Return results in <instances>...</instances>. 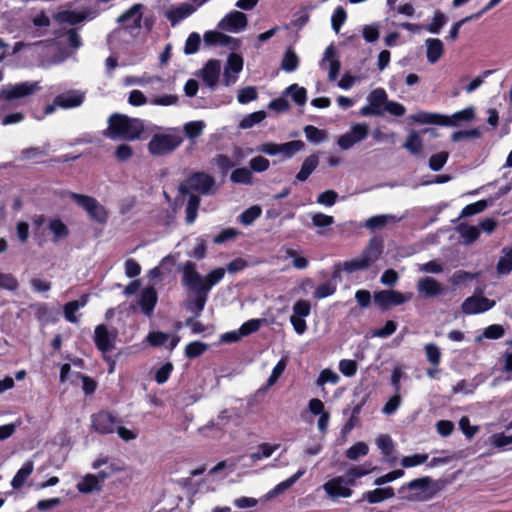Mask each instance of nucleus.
<instances>
[{"label": "nucleus", "mask_w": 512, "mask_h": 512, "mask_svg": "<svg viewBox=\"0 0 512 512\" xmlns=\"http://www.w3.org/2000/svg\"><path fill=\"white\" fill-rule=\"evenodd\" d=\"M413 298V293H403L397 290H381L373 295L374 302L383 310H387L393 306H400Z\"/></svg>", "instance_id": "nucleus-7"}, {"label": "nucleus", "mask_w": 512, "mask_h": 512, "mask_svg": "<svg viewBox=\"0 0 512 512\" xmlns=\"http://www.w3.org/2000/svg\"><path fill=\"white\" fill-rule=\"evenodd\" d=\"M229 420H230V414L227 409H224V410L220 411L219 414L217 415V422L210 421L206 425L201 426L198 429V432L201 435L208 436L210 430L215 429V428L218 430H221V426L226 425L229 422Z\"/></svg>", "instance_id": "nucleus-32"}, {"label": "nucleus", "mask_w": 512, "mask_h": 512, "mask_svg": "<svg viewBox=\"0 0 512 512\" xmlns=\"http://www.w3.org/2000/svg\"><path fill=\"white\" fill-rule=\"evenodd\" d=\"M375 470V467H371L369 469L365 468L364 466H356L353 468H350L344 475L346 480L350 483L351 486L356 485V479L361 478L372 471Z\"/></svg>", "instance_id": "nucleus-43"}, {"label": "nucleus", "mask_w": 512, "mask_h": 512, "mask_svg": "<svg viewBox=\"0 0 512 512\" xmlns=\"http://www.w3.org/2000/svg\"><path fill=\"white\" fill-rule=\"evenodd\" d=\"M458 231L465 244L473 243L480 235V231L477 226L460 225L458 227Z\"/></svg>", "instance_id": "nucleus-49"}, {"label": "nucleus", "mask_w": 512, "mask_h": 512, "mask_svg": "<svg viewBox=\"0 0 512 512\" xmlns=\"http://www.w3.org/2000/svg\"><path fill=\"white\" fill-rule=\"evenodd\" d=\"M416 289L420 297L433 298L443 295L446 288L433 277H422L416 283Z\"/></svg>", "instance_id": "nucleus-17"}, {"label": "nucleus", "mask_w": 512, "mask_h": 512, "mask_svg": "<svg viewBox=\"0 0 512 512\" xmlns=\"http://www.w3.org/2000/svg\"><path fill=\"white\" fill-rule=\"evenodd\" d=\"M39 89L37 82H22L15 85H8L0 91V99L14 100L33 94Z\"/></svg>", "instance_id": "nucleus-14"}, {"label": "nucleus", "mask_w": 512, "mask_h": 512, "mask_svg": "<svg viewBox=\"0 0 512 512\" xmlns=\"http://www.w3.org/2000/svg\"><path fill=\"white\" fill-rule=\"evenodd\" d=\"M319 164V158L313 154L308 156L302 163L300 171L296 175L298 181H305L313 173Z\"/></svg>", "instance_id": "nucleus-31"}, {"label": "nucleus", "mask_w": 512, "mask_h": 512, "mask_svg": "<svg viewBox=\"0 0 512 512\" xmlns=\"http://www.w3.org/2000/svg\"><path fill=\"white\" fill-rule=\"evenodd\" d=\"M286 93L290 94L293 101L298 105H304L307 101V92L303 87L292 84L286 89Z\"/></svg>", "instance_id": "nucleus-53"}, {"label": "nucleus", "mask_w": 512, "mask_h": 512, "mask_svg": "<svg viewBox=\"0 0 512 512\" xmlns=\"http://www.w3.org/2000/svg\"><path fill=\"white\" fill-rule=\"evenodd\" d=\"M424 351L427 361L437 367L441 362V351L440 348L434 343H428L424 346Z\"/></svg>", "instance_id": "nucleus-46"}, {"label": "nucleus", "mask_w": 512, "mask_h": 512, "mask_svg": "<svg viewBox=\"0 0 512 512\" xmlns=\"http://www.w3.org/2000/svg\"><path fill=\"white\" fill-rule=\"evenodd\" d=\"M179 101V97L175 94L153 95L149 104L154 106H173Z\"/></svg>", "instance_id": "nucleus-48"}, {"label": "nucleus", "mask_w": 512, "mask_h": 512, "mask_svg": "<svg viewBox=\"0 0 512 512\" xmlns=\"http://www.w3.org/2000/svg\"><path fill=\"white\" fill-rule=\"evenodd\" d=\"M248 24L247 16L240 11H231L218 24V27L227 32L238 33L243 31Z\"/></svg>", "instance_id": "nucleus-15"}, {"label": "nucleus", "mask_w": 512, "mask_h": 512, "mask_svg": "<svg viewBox=\"0 0 512 512\" xmlns=\"http://www.w3.org/2000/svg\"><path fill=\"white\" fill-rule=\"evenodd\" d=\"M188 195V201L185 209V221L187 224H192L195 222L197 215H198V209L200 206V197L195 194H187Z\"/></svg>", "instance_id": "nucleus-34"}, {"label": "nucleus", "mask_w": 512, "mask_h": 512, "mask_svg": "<svg viewBox=\"0 0 512 512\" xmlns=\"http://www.w3.org/2000/svg\"><path fill=\"white\" fill-rule=\"evenodd\" d=\"M501 256L496 265V270L500 275H507L512 271V247L502 249Z\"/></svg>", "instance_id": "nucleus-36"}, {"label": "nucleus", "mask_w": 512, "mask_h": 512, "mask_svg": "<svg viewBox=\"0 0 512 512\" xmlns=\"http://www.w3.org/2000/svg\"><path fill=\"white\" fill-rule=\"evenodd\" d=\"M85 98V94L78 90H69L56 96V104L59 108L70 109L80 106Z\"/></svg>", "instance_id": "nucleus-20"}, {"label": "nucleus", "mask_w": 512, "mask_h": 512, "mask_svg": "<svg viewBox=\"0 0 512 512\" xmlns=\"http://www.w3.org/2000/svg\"><path fill=\"white\" fill-rule=\"evenodd\" d=\"M141 4H135L130 9H128L125 13L119 16L118 21L119 22H125L129 19L133 20V24L135 26H138L141 21Z\"/></svg>", "instance_id": "nucleus-54"}, {"label": "nucleus", "mask_w": 512, "mask_h": 512, "mask_svg": "<svg viewBox=\"0 0 512 512\" xmlns=\"http://www.w3.org/2000/svg\"><path fill=\"white\" fill-rule=\"evenodd\" d=\"M278 448L279 444L262 443L258 446L257 451L250 454V458L253 461L269 458Z\"/></svg>", "instance_id": "nucleus-39"}, {"label": "nucleus", "mask_w": 512, "mask_h": 512, "mask_svg": "<svg viewBox=\"0 0 512 512\" xmlns=\"http://www.w3.org/2000/svg\"><path fill=\"white\" fill-rule=\"evenodd\" d=\"M347 19V13L342 6H338L331 17V26L336 34L340 32L342 25Z\"/></svg>", "instance_id": "nucleus-56"}, {"label": "nucleus", "mask_w": 512, "mask_h": 512, "mask_svg": "<svg viewBox=\"0 0 512 512\" xmlns=\"http://www.w3.org/2000/svg\"><path fill=\"white\" fill-rule=\"evenodd\" d=\"M382 254V244L377 240H370L362 253L350 260L337 264V267L347 273L366 270L370 268Z\"/></svg>", "instance_id": "nucleus-3"}, {"label": "nucleus", "mask_w": 512, "mask_h": 512, "mask_svg": "<svg viewBox=\"0 0 512 512\" xmlns=\"http://www.w3.org/2000/svg\"><path fill=\"white\" fill-rule=\"evenodd\" d=\"M230 180L235 184L251 185L253 183V174L247 167L236 168L232 171Z\"/></svg>", "instance_id": "nucleus-35"}, {"label": "nucleus", "mask_w": 512, "mask_h": 512, "mask_svg": "<svg viewBox=\"0 0 512 512\" xmlns=\"http://www.w3.org/2000/svg\"><path fill=\"white\" fill-rule=\"evenodd\" d=\"M243 69V59L240 55L232 53L227 59V64L224 68L223 73V84L230 86L234 84L238 79V74Z\"/></svg>", "instance_id": "nucleus-18"}, {"label": "nucleus", "mask_w": 512, "mask_h": 512, "mask_svg": "<svg viewBox=\"0 0 512 512\" xmlns=\"http://www.w3.org/2000/svg\"><path fill=\"white\" fill-rule=\"evenodd\" d=\"M299 58L292 49H288L282 59L281 68L286 72H293L297 69Z\"/></svg>", "instance_id": "nucleus-50"}, {"label": "nucleus", "mask_w": 512, "mask_h": 512, "mask_svg": "<svg viewBox=\"0 0 512 512\" xmlns=\"http://www.w3.org/2000/svg\"><path fill=\"white\" fill-rule=\"evenodd\" d=\"M430 477L414 479L398 489L400 498L407 502H423L433 498L435 491L431 488Z\"/></svg>", "instance_id": "nucleus-4"}, {"label": "nucleus", "mask_w": 512, "mask_h": 512, "mask_svg": "<svg viewBox=\"0 0 512 512\" xmlns=\"http://www.w3.org/2000/svg\"><path fill=\"white\" fill-rule=\"evenodd\" d=\"M35 317L43 325L54 323L57 321L55 313L48 307L47 304L40 303L33 307Z\"/></svg>", "instance_id": "nucleus-33"}, {"label": "nucleus", "mask_w": 512, "mask_h": 512, "mask_svg": "<svg viewBox=\"0 0 512 512\" xmlns=\"http://www.w3.org/2000/svg\"><path fill=\"white\" fill-rule=\"evenodd\" d=\"M401 217L392 214H381L368 218L365 221V227L371 231L382 229L389 224H395L401 221Z\"/></svg>", "instance_id": "nucleus-23"}, {"label": "nucleus", "mask_w": 512, "mask_h": 512, "mask_svg": "<svg viewBox=\"0 0 512 512\" xmlns=\"http://www.w3.org/2000/svg\"><path fill=\"white\" fill-rule=\"evenodd\" d=\"M368 133L369 126L367 124H353L347 133L341 135L338 138L337 144L342 150H348L351 147H353L356 143H359L360 141L364 140L368 136Z\"/></svg>", "instance_id": "nucleus-11"}, {"label": "nucleus", "mask_w": 512, "mask_h": 512, "mask_svg": "<svg viewBox=\"0 0 512 512\" xmlns=\"http://www.w3.org/2000/svg\"><path fill=\"white\" fill-rule=\"evenodd\" d=\"M339 380L340 377L335 371L331 369H324L320 372L316 380V384L317 386H324L327 383L335 385L339 382Z\"/></svg>", "instance_id": "nucleus-57"}, {"label": "nucleus", "mask_w": 512, "mask_h": 512, "mask_svg": "<svg viewBox=\"0 0 512 512\" xmlns=\"http://www.w3.org/2000/svg\"><path fill=\"white\" fill-rule=\"evenodd\" d=\"M323 489L331 500L349 498L353 495L350 483L344 476L334 477L323 484Z\"/></svg>", "instance_id": "nucleus-9"}, {"label": "nucleus", "mask_w": 512, "mask_h": 512, "mask_svg": "<svg viewBox=\"0 0 512 512\" xmlns=\"http://www.w3.org/2000/svg\"><path fill=\"white\" fill-rule=\"evenodd\" d=\"M91 422L96 432L100 434H111L115 432L117 425L121 421L111 412L103 410L92 415Z\"/></svg>", "instance_id": "nucleus-12"}, {"label": "nucleus", "mask_w": 512, "mask_h": 512, "mask_svg": "<svg viewBox=\"0 0 512 512\" xmlns=\"http://www.w3.org/2000/svg\"><path fill=\"white\" fill-rule=\"evenodd\" d=\"M183 143V137L178 129L170 128L155 133L147 148L152 156L161 157L173 153Z\"/></svg>", "instance_id": "nucleus-2"}, {"label": "nucleus", "mask_w": 512, "mask_h": 512, "mask_svg": "<svg viewBox=\"0 0 512 512\" xmlns=\"http://www.w3.org/2000/svg\"><path fill=\"white\" fill-rule=\"evenodd\" d=\"M144 129L143 120L116 113L110 116L105 135L112 140L123 139L133 141L140 138Z\"/></svg>", "instance_id": "nucleus-1"}, {"label": "nucleus", "mask_w": 512, "mask_h": 512, "mask_svg": "<svg viewBox=\"0 0 512 512\" xmlns=\"http://www.w3.org/2000/svg\"><path fill=\"white\" fill-rule=\"evenodd\" d=\"M368 104L360 109L362 116H378L383 113V105L387 102V93L382 88L374 89L367 97Z\"/></svg>", "instance_id": "nucleus-13"}, {"label": "nucleus", "mask_w": 512, "mask_h": 512, "mask_svg": "<svg viewBox=\"0 0 512 512\" xmlns=\"http://www.w3.org/2000/svg\"><path fill=\"white\" fill-rule=\"evenodd\" d=\"M216 189L214 177L204 172L194 173L185 183H181L178 187L179 193L183 196L192 194L191 191L203 195H211L216 192Z\"/></svg>", "instance_id": "nucleus-5"}, {"label": "nucleus", "mask_w": 512, "mask_h": 512, "mask_svg": "<svg viewBox=\"0 0 512 512\" xmlns=\"http://www.w3.org/2000/svg\"><path fill=\"white\" fill-rule=\"evenodd\" d=\"M84 19V16L80 13L74 11H63L56 15V20L60 23H68L71 25H75L81 22Z\"/></svg>", "instance_id": "nucleus-58"}, {"label": "nucleus", "mask_w": 512, "mask_h": 512, "mask_svg": "<svg viewBox=\"0 0 512 512\" xmlns=\"http://www.w3.org/2000/svg\"><path fill=\"white\" fill-rule=\"evenodd\" d=\"M158 295L156 290L153 287L145 288L138 300V304L141 308V311L148 317L153 314V310L157 304Z\"/></svg>", "instance_id": "nucleus-21"}, {"label": "nucleus", "mask_w": 512, "mask_h": 512, "mask_svg": "<svg viewBox=\"0 0 512 512\" xmlns=\"http://www.w3.org/2000/svg\"><path fill=\"white\" fill-rule=\"evenodd\" d=\"M88 299L89 296L84 294L79 299L66 303L63 307L65 319L70 323H78L79 320L75 313L87 305Z\"/></svg>", "instance_id": "nucleus-24"}, {"label": "nucleus", "mask_w": 512, "mask_h": 512, "mask_svg": "<svg viewBox=\"0 0 512 512\" xmlns=\"http://www.w3.org/2000/svg\"><path fill=\"white\" fill-rule=\"evenodd\" d=\"M205 126L206 124L202 120L191 121L184 124L183 131L189 139L193 140L203 133Z\"/></svg>", "instance_id": "nucleus-40"}, {"label": "nucleus", "mask_w": 512, "mask_h": 512, "mask_svg": "<svg viewBox=\"0 0 512 512\" xmlns=\"http://www.w3.org/2000/svg\"><path fill=\"white\" fill-rule=\"evenodd\" d=\"M261 208L257 205L250 207L249 209L245 210L240 215V222L243 225H250L253 223L260 215H261Z\"/></svg>", "instance_id": "nucleus-64"}, {"label": "nucleus", "mask_w": 512, "mask_h": 512, "mask_svg": "<svg viewBox=\"0 0 512 512\" xmlns=\"http://www.w3.org/2000/svg\"><path fill=\"white\" fill-rule=\"evenodd\" d=\"M495 306V301L481 295H473L462 303V312L468 315L484 313Z\"/></svg>", "instance_id": "nucleus-16"}, {"label": "nucleus", "mask_w": 512, "mask_h": 512, "mask_svg": "<svg viewBox=\"0 0 512 512\" xmlns=\"http://www.w3.org/2000/svg\"><path fill=\"white\" fill-rule=\"evenodd\" d=\"M427 60L435 64L444 54V45L438 38H428L425 41Z\"/></svg>", "instance_id": "nucleus-26"}, {"label": "nucleus", "mask_w": 512, "mask_h": 512, "mask_svg": "<svg viewBox=\"0 0 512 512\" xmlns=\"http://www.w3.org/2000/svg\"><path fill=\"white\" fill-rule=\"evenodd\" d=\"M305 136L308 141L313 143H320L326 138V133L315 126L307 125L304 128Z\"/></svg>", "instance_id": "nucleus-62"}, {"label": "nucleus", "mask_w": 512, "mask_h": 512, "mask_svg": "<svg viewBox=\"0 0 512 512\" xmlns=\"http://www.w3.org/2000/svg\"><path fill=\"white\" fill-rule=\"evenodd\" d=\"M196 11V8L188 3H182L178 6L170 8L166 12L167 19L171 22L172 26L176 25L183 19L189 17Z\"/></svg>", "instance_id": "nucleus-22"}, {"label": "nucleus", "mask_w": 512, "mask_h": 512, "mask_svg": "<svg viewBox=\"0 0 512 512\" xmlns=\"http://www.w3.org/2000/svg\"><path fill=\"white\" fill-rule=\"evenodd\" d=\"M183 277L182 283L189 290L194 293H206L205 291V276H202L197 270L196 265L187 261L184 263L183 268Z\"/></svg>", "instance_id": "nucleus-8"}, {"label": "nucleus", "mask_w": 512, "mask_h": 512, "mask_svg": "<svg viewBox=\"0 0 512 512\" xmlns=\"http://www.w3.org/2000/svg\"><path fill=\"white\" fill-rule=\"evenodd\" d=\"M207 298V293H195V298L188 303L187 309L195 313L196 316L200 315L205 307Z\"/></svg>", "instance_id": "nucleus-52"}, {"label": "nucleus", "mask_w": 512, "mask_h": 512, "mask_svg": "<svg viewBox=\"0 0 512 512\" xmlns=\"http://www.w3.org/2000/svg\"><path fill=\"white\" fill-rule=\"evenodd\" d=\"M117 335L115 328L109 329L103 324L97 325L94 330V342L98 350L104 355L114 350Z\"/></svg>", "instance_id": "nucleus-10"}, {"label": "nucleus", "mask_w": 512, "mask_h": 512, "mask_svg": "<svg viewBox=\"0 0 512 512\" xmlns=\"http://www.w3.org/2000/svg\"><path fill=\"white\" fill-rule=\"evenodd\" d=\"M34 470V463L31 460L26 461L23 466L17 471L15 476L11 481V486L14 489H20L29 476L32 474Z\"/></svg>", "instance_id": "nucleus-29"}, {"label": "nucleus", "mask_w": 512, "mask_h": 512, "mask_svg": "<svg viewBox=\"0 0 512 512\" xmlns=\"http://www.w3.org/2000/svg\"><path fill=\"white\" fill-rule=\"evenodd\" d=\"M76 487L79 492L88 494L93 491H100L102 485L99 483L95 474H87L77 483Z\"/></svg>", "instance_id": "nucleus-30"}, {"label": "nucleus", "mask_w": 512, "mask_h": 512, "mask_svg": "<svg viewBox=\"0 0 512 512\" xmlns=\"http://www.w3.org/2000/svg\"><path fill=\"white\" fill-rule=\"evenodd\" d=\"M369 452V446L363 442L359 441L353 444L350 448H348L345 452L346 457L349 460H357L359 457L366 456Z\"/></svg>", "instance_id": "nucleus-41"}, {"label": "nucleus", "mask_w": 512, "mask_h": 512, "mask_svg": "<svg viewBox=\"0 0 512 512\" xmlns=\"http://www.w3.org/2000/svg\"><path fill=\"white\" fill-rule=\"evenodd\" d=\"M404 148L407 149L413 155H420L423 149V141L418 132H411L404 144Z\"/></svg>", "instance_id": "nucleus-37"}, {"label": "nucleus", "mask_w": 512, "mask_h": 512, "mask_svg": "<svg viewBox=\"0 0 512 512\" xmlns=\"http://www.w3.org/2000/svg\"><path fill=\"white\" fill-rule=\"evenodd\" d=\"M70 198L80 207H82L90 219L105 224L108 220V212L106 208L95 198L78 193H69Z\"/></svg>", "instance_id": "nucleus-6"}, {"label": "nucleus", "mask_w": 512, "mask_h": 512, "mask_svg": "<svg viewBox=\"0 0 512 512\" xmlns=\"http://www.w3.org/2000/svg\"><path fill=\"white\" fill-rule=\"evenodd\" d=\"M394 496V489L389 486L384 488H376L374 490L363 493L362 500H365L370 504H376L391 499Z\"/></svg>", "instance_id": "nucleus-25"}, {"label": "nucleus", "mask_w": 512, "mask_h": 512, "mask_svg": "<svg viewBox=\"0 0 512 512\" xmlns=\"http://www.w3.org/2000/svg\"><path fill=\"white\" fill-rule=\"evenodd\" d=\"M326 62H328L329 80L335 81L340 71V62L336 57V51L333 46H329L325 50L323 64H325Z\"/></svg>", "instance_id": "nucleus-27"}, {"label": "nucleus", "mask_w": 512, "mask_h": 512, "mask_svg": "<svg viewBox=\"0 0 512 512\" xmlns=\"http://www.w3.org/2000/svg\"><path fill=\"white\" fill-rule=\"evenodd\" d=\"M376 445L384 456H390L394 452V442L388 434H381L376 439Z\"/></svg>", "instance_id": "nucleus-51"}, {"label": "nucleus", "mask_w": 512, "mask_h": 512, "mask_svg": "<svg viewBox=\"0 0 512 512\" xmlns=\"http://www.w3.org/2000/svg\"><path fill=\"white\" fill-rule=\"evenodd\" d=\"M304 147V142L300 140H293L290 142L279 144L280 153L286 158L292 157L294 154L302 150Z\"/></svg>", "instance_id": "nucleus-44"}, {"label": "nucleus", "mask_w": 512, "mask_h": 512, "mask_svg": "<svg viewBox=\"0 0 512 512\" xmlns=\"http://www.w3.org/2000/svg\"><path fill=\"white\" fill-rule=\"evenodd\" d=\"M412 119L421 124H448V122L445 121V117L429 112H419L413 115Z\"/></svg>", "instance_id": "nucleus-38"}, {"label": "nucleus", "mask_w": 512, "mask_h": 512, "mask_svg": "<svg viewBox=\"0 0 512 512\" xmlns=\"http://www.w3.org/2000/svg\"><path fill=\"white\" fill-rule=\"evenodd\" d=\"M221 72V63L219 60H209L201 71L203 82L210 88H213L218 83Z\"/></svg>", "instance_id": "nucleus-19"}, {"label": "nucleus", "mask_w": 512, "mask_h": 512, "mask_svg": "<svg viewBox=\"0 0 512 512\" xmlns=\"http://www.w3.org/2000/svg\"><path fill=\"white\" fill-rule=\"evenodd\" d=\"M208 348L206 343L201 341H193L187 344L185 348V356L189 359L196 358L202 355Z\"/></svg>", "instance_id": "nucleus-55"}, {"label": "nucleus", "mask_w": 512, "mask_h": 512, "mask_svg": "<svg viewBox=\"0 0 512 512\" xmlns=\"http://www.w3.org/2000/svg\"><path fill=\"white\" fill-rule=\"evenodd\" d=\"M305 472L306 470L304 468L300 469L288 479L278 483L272 490L268 492L267 498L271 499L284 493L286 490L292 487L305 474Z\"/></svg>", "instance_id": "nucleus-28"}, {"label": "nucleus", "mask_w": 512, "mask_h": 512, "mask_svg": "<svg viewBox=\"0 0 512 512\" xmlns=\"http://www.w3.org/2000/svg\"><path fill=\"white\" fill-rule=\"evenodd\" d=\"M224 268H216L205 276V291L209 294L213 286L217 285L225 276Z\"/></svg>", "instance_id": "nucleus-42"}, {"label": "nucleus", "mask_w": 512, "mask_h": 512, "mask_svg": "<svg viewBox=\"0 0 512 512\" xmlns=\"http://www.w3.org/2000/svg\"><path fill=\"white\" fill-rule=\"evenodd\" d=\"M285 253L287 258L293 260L292 264L295 269L304 270L308 267V260L304 256H300L296 250L287 248Z\"/></svg>", "instance_id": "nucleus-59"}, {"label": "nucleus", "mask_w": 512, "mask_h": 512, "mask_svg": "<svg viewBox=\"0 0 512 512\" xmlns=\"http://www.w3.org/2000/svg\"><path fill=\"white\" fill-rule=\"evenodd\" d=\"M446 24V16L441 11H436L430 24L426 27V30L433 34H438L441 28Z\"/></svg>", "instance_id": "nucleus-61"}, {"label": "nucleus", "mask_w": 512, "mask_h": 512, "mask_svg": "<svg viewBox=\"0 0 512 512\" xmlns=\"http://www.w3.org/2000/svg\"><path fill=\"white\" fill-rule=\"evenodd\" d=\"M362 36L366 42L372 43L378 40L380 36V29L377 23L364 25L362 27Z\"/></svg>", "instance_id": "nucleus-63"}, {"label": "nucleus", "mask_w": 512, "mask_h": 512, "mask_svg": "<svg viewBox=\"0 0 512 512\" xmlns=\"http://www.w3.org/2000/svg\"><path fill=\"white\" fill-rule=\"evenodd\" d=\"M266 118V113L264 111H256L246 115L241 122L239 123V128L241 129H249L254 125L262 122Z\"/></svg>", "instance_id": "nucleus-47"}, {"label": "nucleus", "mask_w": 512, "mask_h": 512, "mask_svg": "<svg viewBox=\"0 0 512 512\" xmlns=\"http://www.w3.org/2000/svg\"><path fill=\"white\" fill-rule=\"evenodd\" d=\"M49 230L54 235V241L66 238L69 234L68 227L60 219H52L49 222Z\"/></svg>", "instance_id": "nucleus-45"}, {"label": "nucleus", "mask_w": 512, "mask_h": 512, "mask_svg": "<svg viewBox=\"0 0 512 512\" xmlns=\"http://www.w3.org/2000/svg\"><path fill=\"white\" fill-rule=\"evenodd\" d=\"M258 97L257 89L253 86H248L240 89L237 94V100L240 104H247L256 100Z\"/></svg>", "instance_id": "nucleus-60"}]
</instances>
